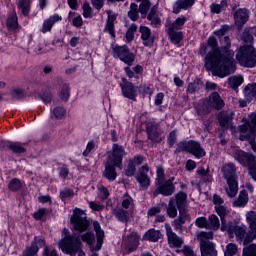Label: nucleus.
<instances>
[{"mask_svg": "<svg viewBox=\"0 0 256 256\" xmlns=\"http://www.w3.org/2000/svg\"><path fill=\"white\" fill-rule=\"evenodd\" d=\"M77 237H80V241L87 243V245H93V243H95V234L93 232H86Z\"/></svg>", "mask_w": 256, "mask_h": 256, "instance_id": "864d4df0", "label": "nucleus"}, {"mask_svg": "<svg viewBox=\"0 0 256 256\" xmlns=\"http://www.w3.org/2000/svg\"><path fill=\"white\" fill-rule=\"evenodd\" d=\"M163 238V234L159 230L149 229L143 235L142 241H150L151 243H157L159 239Z\"/></svg>", "mask_w": 256, "mask_h": 256, "instance_id": "c756f323", "label": "nucleus"}, {"mask_svg": "<svg viewBox=\"0 0 256 256\" xmlns=\"http://www.w3.org/2000/svg\"><path fill=\"white\" fill-rule=\"evenodd\" d=\"M107 13V22L105 26V31L115 39V21L117 20V14L113 13L112 10H106Z\"/></svg>", "mask_w": 256, "mask_h": 256, "instance_id": "a878e982", "label": "nucleus"}, {"mask_svg": "<svg viewBox=\"0 0 256 256\" xmlns=\"http://www.w3.org/2000/svg\"><path fill=\"white\" fill-rule=\"evenodd\" d=\"M8 189L12 193H17L23 189V183L19 178H12L8 183Z\"/></svg>", "mask_w": 256, "mask_h": 256, "instance_id": "ea45409f", "label": "nucleus"}, {"mask_svg": "<svg viewBox=\"0 0 256 256\" xmlns=\"http://www.w3.org/2000/svg\"><path fill=\"white\" fill-rule=\"evenodd\" d=\"M166 235L168 237L169 247L177 249H179V247H183V243H185V241L183 240V238L175 234V232H173L171 228H167Z\"/></svg>", "mask_w": 256, "mask_h": 256, "instance_id": "5701e85b", "label": "nucleus"}, {"mask_svg": "<svg viewBox=\"0 0 256 256\" xmlns=\"http://www.w3.org/2000/svg\"><path fill=\"white\" fill-rule=\"evenodd\" d=\"M98 197L101 201H107V199H109V189L105 186H101L98 189Z\"/></svg>", "mask_w": 256, "mask_h": 256, "instance_id": "e2e57ef3", "label": "nucleus"}, {"mask_svg": "<svg viewBox=\"0 0 256 256\" xmlns=\"http://www.w3.org/2000/svg\"><path fill=\"white\" fill-rule=\"evenodd\" d=\"M34 247H39V249H45L47 247V240H45V236L39 235V236H34L33 241L31 242Z\"/></svg>", "mask_w": 256, "mask_h": 256, "instance_id": "603ef678", "label": "nucleus"}, {"mask_svg": "<svg viewBox=\"0 0 256 256\" xmlns=\"http://www.w3.org/2000/svg\"><path fill=\"white\" fill-rule=\"evenodd\" d=\"M6 28L8 31L14 32H17L19 29H21V25H19V16H17V10L13 9L12 12L7 15Z\"/></svg>", "mask_w": 256, "mask_h": 256, "instance_id": "412c9836", "label": "nucleus"}, {"mask_svg": "<svg viewBox=\"0 0 256 256\" xmlns=\"http://www.w3.org/2000/svg\"><path fill=\"white\" fill-rule=\"evenodd\" d=\"M239 251V247L235 243H229L226 245V250L224 252L225 256H235V254Z\"/></svg>", "mask_w": 256, "mask_h": 256, "instance_id": "4d7b16f0", "label": "nucleus"}, {"mask_svg": "<svg viewBox=\"0 0 256 256\" xmlns=\"http://www.w3.org/2000/svg\"><path fill=\"white\" fill-rule=\"evenodd\" d=\"M215 211L216 213L219 215L220 220H221V231L223 230V227H227L229 225V222H227V220H225V218L227 217V215H229V211L227 210V208L223 205H216L215 206Z\"/></svg>", "mask_w": 256, "mask_h": 256, "instance_id": "2f4dec72", "label": "nucleus"}, {"mask_svg": "<svg viewBox=\"0 0 256 256\" xmlns=\"http://www.w3.org/2000/svg\"><path fill=\"white\" fill-rule=\"evenodd\" d=\"M147 173H149V165L146 164L139 169V174L136 178L142 189H148L149 185H151V178Z\"/></svg>", "mask_w": 256, "mask_h": 256, "instance_id": "aec40b11", "label": "nucleus"}, {"mask_svg": "<svg viewBox=\"0 0 256 256\" xmlns=\"http://www.w3.org/2000/svg\"><path fill=\"white\" fill-rule=\"evenodd\" d=\"M93 227H94V231L96 233V239H97V244L93 249L94 251H101V247H103V239H105V231L101 229V224H99L98 221H94Z\"/></svg>", "mask_w": 256, "mask_h": 256, "instance_id": "bb28decb", "label": "nucleus"}, {"mask_svg": "<svg viewBox=\"0 0 256 256\" xmlns=\"http://www.w3.org/2000/svg\"><path fill=\"white\" fill-rule=\"evenodd\" d=\"M200 241L201 256H217V248L215 243L209 241L213 239V232H200L198 235Z\"/></svg>", "mask_w": 256, "mask_h": 256, "instance_id": "1a4fd4ad", "label": "nucleus"}, {"mask_svg": "<svg viewBox=\"0 0 256 256\" xmlns=\"http://www.w3.org/2000/svg\"><path fill=\"white\" fill-rule=\"evenodd\" d=\"M113 57H117L126 65H133L135 61V54L129 51L127 46H116L113 48Z\"/></svg>", "mask_w": 256, "mask_h": 256, "instance_id": "9b49d317", "label": "nucleus"}, {"mask_svg": "<svg viewBox=\"0 0 256 256\" xmlns=\"http://www.w3.org/2000/svg\"><path fill=\"white\" fill-rule=\"evenodd\" d=\"M126 249L128 253H133V251H137L139 247V236L137 232L132 231L129 235L126 236Z\"/></svg>", "mask_w": 256, "mask_h": 256, "instance_id": "b1692460", "label": "nucleus"}, {"mask_svg": "<svg viewBox=\"0 0 256 256\" xmlns=\"http://www.w3.org/2000/svg\"><path fill=\"white\" fill-rule=\"evenodd\" d=\"M49 213H51V210L48 208H39L32 214V217L35 221H46L45 217H47Z\"/></svg>", "mask_w": 256, "mask_h": 256, "instance_id": "37998d69", "label": "nucleus"}, {"mask_svg": "<svg viewBox=\"0 0 256 256\" xmlns=\"http://www.w3.org/2000/svg\"><path fill=\"white\" fill-rule=\"evenodd\" d=\"M9 149L15 155L27 153V149L21 145V142H10Z\"/></svg>", "mask_w": 256, "mask_h": 256, "instance_id": "49530a36", "label": "nucleus"}, {"mask_svg": "<svg viewBox=\"0 0 256 256\" xmlns=\"http://www.w3.org/2000/svg\"><path fill=\"white\" fill-rule=\"evenodd\" d=\"M149 9H151V1L143 0L138 7V10L140 11L142 19L147 18V13H149Z\"/></svg>", "mask_w": 256, "mask_h": 256, "instance_id": "09e8293b", "label": "nucleus"}, {"mask_svg": "<svg viewBox=\"0 0 256 256\" xmlns=\"http://www.w3.org/2000/svg\"><path fill=\"white\" fill-rule=\"evenodd\" d=\"M65 253L70 256H76L77 253L78 256H85L81 238L76 235H69V230H65Z\"/></svg>", "mask_w": 256, "mask_h": 256, "instance_id": "0eeeda50", "label": "nucleus"}, {"mask_svg": "<svg viewBox=\"0 0 256 256\" xmlns=\"http://www.w3.org/2000/svg\"><path fill=\"white\" fill-rule=\"evenodd\" d=\"M65 117V108L61 106H56L50 110L51 121H61Z\"/></svg>", "mask_w": 256, "mask_h": 256, "instance_id": "f704fd0d", "label": "nucleus"}, {"mask_svg": "<svg viewBox=\"0 0 256 256\" xmlns=\"http://www.w3.org/2000/svg\"><path fill=\"white\" fill-rule=\"evenodd\" d=\"M83 17H85V19H89L92 17V13H93V9L91 8V5H89V2H84L83 4Z\"/></svg>", "mask_w": 256, "mask_h": 256, "instance_id": "69168bd1", "label": "nucleus"}, {"mask_svg": "<svg viewBox=\"0 0 256 256\" xmlns=\"http://www.w3.org/2000/svg\"><path fill=\"white\" fill-rule=\"evenodd\" d=\"M127 155L125 152V147L119 144H113L112 146V154L109 156L110 161H112L115 167L118 169H123V157Z\"/></svg>", "mask_w": 256, "mask_h": 256, "instance_id": "f8f14e48", "label": "nucleus"}, {"mask_svg": "<svg viewBox=\"0 0 256 256\" xmlns=\"http://www.w3.org/2000/svg\"><path fill=\"white\" fill-rule=\"evenodd\" d=\"M137 31V24H131L126 32V41L131 43L135 39V32Z\"/></svg>", "mask_w": 256, "mask_h": 256, "instance_id": "bf43d9fd", "label": "nucleus"}, {"mask_svg": "<svg viewBox=\"0 0 256 256\" xmlns=\"http://www.w3.org/2000/svg\"><path fill=\"white\" fill-rule=\"evenodd\" d=\"M221 227V222L219 221V217L217 215L212 214L208 217V229H212V231H218Z\"/></svg>", "mask_w": 256, "mask_h": 256, "instance_id": "c03bdc74", "label": "nucleus"}, {"mask_svg": "<svg viewBox=\"0 0 256 256\" xmlns=\"http://www.w3.org/2000/svg\"><path fill=\"white\" fill-rule=\"evenodd\" d=\"M210 9L211 13H216L219 15V13L227 9V0H222L220 4H211Z\"/></svg>", "mask_w": 256, "mask_h": 256, "instance_id": "8fccbe9b", "label": "nucleus"}, {"mask_svg": "<svg viewBox=\"0 0 256 256\" xmlns=\"http://www.w3.org/2000/svg\"><path fill=\"white\" fill-rule=\"evenodd\" d=\"M139 32L141 33L143 45H145V47H152L153 43H155V37L151 35V29L147 26H141Z\"/></svg>", "mask_w": 256, "mask_h": 256, "instance_id": "393cba45", "label": "nucleus"}, {"mask_svg": "<svg viewBox=\"0 0 256 256\" xmlns=\"http://www.w3.org/2000/svg\"><path fill=\"white\" fill-rule=\"evenodd\" d=\"M245 167L248 168L249 175L252 177L254 181H256V158L253 161L249 162Z\"/></svg>", "mask_w": 256, "mask_h": 256, "instance_id": "680f3d73", "label": "nucleus"}, {"mask_svg": "<svg viewBox=\"0 0 256 256\" xmlns=\"http://www.w3.org/2000/svg\"><path fill=\"white\" fill-rule=\"evenodd\" d=\"M249 203V194H247V191L242 190L237 198L233 202L234 207H245Z\"/></svg>", "mask_w": 256, "mask_h": 256, "instance_id": "e433bc0d", "label": "nucleus"}, {"mask_svg": "<svg viewBox=\"0 0 256 256\" xmlns=\"http://www.w3.org/2000/svg\"><path fill=\"white\" fill-rule=\"evenodd\" d=\"M229 25H222L219 30H216L214 34L220 39L221 55H222V65L224 68V77H227L236 71L235 63L233 57H235V52L231 50V38L225 36L227 31H229Z\"/></svg>", "mask_w": 256, "mask_h": 256, "instance_id": "7ed1b4c3", "label": "nucleus"}, {"mask_svg": "<svg viewBox=\"0 0 256 256\" xmlns=\"http://www.w3.org/2000/svg\"><path fill=\"white\" fill-rule=\"evenodd\" d=\"M196 227L199 229H209L208 220L205 217H199L195 221Z\"/></svg>", "mask_w": 256, "mask_h": 256, "instance_id": "0e129e2a", "label": "nucleus"}, {"mask_svg": "<svg viewBox=\"0 0 256 256\" xmlns=\"http://www.w3.org/2000/svg\"><path fill=\"white\" fill-rule=\"evenodd\" d=\"M222 231H226L230 239L236 237L237 243H242L245 246L242 251V256H256V244H250L255 241V234L250 230L247 231L245 224L237 225L236 222L230 221L228 222V226L222 227Z\"/></svg>", "mask_w": 256, "mask_h": 256, "instance_id": "f03ea898", "label": "nucleus"}, {"mask_svg": "<svg viewBox=\"0 0 256 256\" xmlns=\"http://www.w3.org/2000/svg\"><path fill=\"white\" fill-rule=\"evenodd\" d=\"M233 117H235V112L228 110V111H221L218 113V122L222 129H229L233 123Z\"/></svg>", "mask_w": 256, "mask_h": 256, "instance_id": "f3484780", "label": "nucleus"}, {"mask_svg": "<svg viewBox=\"0 0 256 256\" xmlns=\"http://www.w3.org/2000/svg\"><path fill=\"white\" fill-rule=\"evenodd\" d=\"M244 82L245 78H243L241 75L230 76L227 80L230 89H233V91H236V93L239 91V87H241Z\"/></svg>", "mask_w": 256, "mask_h": 256, "instance_id": "7c9ffc66", "label": "nucleus"}, {"mask_svg": "<svg viewBox=\"0 0 256 256\" xmlns=\"http://www.w3.org/2000/svg\"><path fill=\"white\" fill-rule=\"evenodd\" d=\"M176 207L178 210L187 209V193L180 191L175 195Z\"/></svg>", "mask_w": 256, "mask_h": 256, "instance_id": "c9c22d12", "label": "nucleus"}, {"mask_svg": "<svg viewBox=\"0 0 256 256\" xmlns=\"http://www.w3.org/2000/svg\"><path fill=\"white\" fill-rule=\"evenodd\" d=\"M239 131L242 134L256 135V112L249 115V119L239 126Z\"/></svg>", "mask_w": 256, "mask_h": 256, "instance_id": "dca6fc26", "label": "nucleus"}, {"mask_svg": "<svg viewBox=\"0 0 256 256\" xmlns=\"http://www.w3.org/2000/svg\"><path fill=\"white\" fill-rule=\"evenodd\" d=\"M183 152L194 155L196 159H201L202 157H205V150L203 149V147H201V143L194 140L183 141L177 144L175 153Z\"/></svg>", "mask_w": 256, "mask_h": 256, "instance_id": "6e6552de", "label": "nucleus"}, {"mask_svg": "<svg viewBox=\"0 0 256 256\" xmlns=\"http://www.w3.org/2000/svg\"><path fill=\"white\" fill-rule=\"evenodd\" d=\"M18 9H20L24 17H29V13H31V0H19Z\"/></svg>", "mask_w": 256, "mask_h": 256, "instance_id": "58836bf2", "label": "nucleus"}, {"mask_svg": "<svg viewBox=\"0 0 256 256\" xmlns=\"http://www.w3.org/2000/svg\"><path fill=\"white\" fill-rule=\"evenodd\" d=\"M146 131L148 139L153 141V143H161V141H163V137L161 136V129H159V124L155 122L148 123Z\"/></svg>", "mask_w": 256, "mask_h": 256, "instance_id": "2eb2a0df", "label": "nucleus"}, {"mask_svg": "<svg viewBox=\"0 0 256 256\" xmlns=\"http://www.w3.org/2000/svg\"><path fill=\"white\" fill-rule=\"evenodd\" d=\"M208 107L210 109H215L216 111H221L225 107V100L221 98L219 92H212L208 97Z\"/></svg>", "mask_w": 256, "mask_h": 256, "instance_id": "a211bd4d", "label": "nucleus"}, {"mask_svg": "<svg viewBox=\"0 0 256 256\" xmlns=\"http://www.w3.org/2000/svg\"><path fill=\"white\" fill-rule=\"evenodd\" d=\"M168 35L174 45H179L183 40V32H177L173 28L168 29Z\"/></svg>", "mask_w": 256, "mask_h": 256, "instance_id": "79ce46f5", "label": "nucleus"}, {"mask_svg": "<svg viewBox=\"0 0 256 256\" xmlns=\"http://www.w3.org/2000/svg\"><path fill=\"white\" fill-rule=\"evenodd\" d=\"M196 0H177L173 5V13L178 15L181 13V9H191L192 5H195Z\"/></svg>", "mask_w": 256, "mask_h": 256, "instance_id": "c85d7f7f", "label": "nucleus"}, {"mask_svg": "<svg viewBox=\"0 0 256 256\" xmlns=\"http://www.w3.org/2000/svg\"><path fill=\"white\" fill-rule=\"evenodd\" d=\"M235 25L238 26L239 29L249 21V10L247 8H239L233 13Z\"/></svg>", "mask_w": 256, "mask_h": 256, "instance_id": "6ab92c4d", "label": "nucleus"}, {"mask_svg": "<svg viewBox=\"0 0 256 256\" xmlns=\"http://www.w3.org/2000/svg\"><path fill=\"white\" fill-rule=\"evenodd\" d=\"M207 54V55H206ZM199 55L205 57V67L208 71H212L213 75L223 79L225 77L223 68V56L217 38L210 36L208 44H201Z\"/></svg>", "mask_w": 256, "mask_h": 256, "instance_id": "f257e3e1", "label": "nucleus"}, {"mask_svg": "<svg viewBox=\"0 0 256 256\" xmlns=\"http://www.w3.org/2000/svg\"><path fill=\"white\" fill-rule=\"evenodd\" d=\"M233 159L238 161L242 167H246L255 159V156L251 153L245 152L241 149H234L231 153Z\"/></svg>", "mask_w": 256, "mask_h": 256, "instance_id": "4468645a", "label": "nucleus"}, {"mask_svg": "<svg viewBox=\"0 0 256 256\" xmlns=\"http://www.w3.org/2000/svg\"><path fill=\"white\" fill-rule=\"evenodd\" d=\"M12 99H24L25 90L22 88H14L10 91Z\"/></svg>", "mask_w": 256, "mask_h": 256, "instance_id": "052dcab7", "label": "nucleus"}, {"mask_svg": "<svg viewBox=\"0 0 256 256\" xmlns=\"http://www.w3.org/2000/svg\"><path fill=\"white\" fill-rule=\"evenodd\" d=\"M167 214L171 219H175L177 217V207H175V199L173 198H170L169 200Z\"/></svg>", "mask_w": 256, "mask_h": 256, "instance_id": "5fc2aeb1", "label": "nucleus"}, {"mask_svg": "<svg viewBox=\"0 0 256 256\" xmlns=\"http://www.w3.org/2000/svg\"><path fill=\"white\" fill-rule=\"evenodd\" d=\"M131 205H133V198L126 193L122 198V207L123 209H129Z\"/></svg>", "mask_w": 256, "mask_h": 256, "instance_id": "338daca9", "label": "nucleus"}, {"mask_svg": "<svg viewBox=\"0 0 256 256\" xmlns=\"http://www.w3.org/2000/svg\"><path fill=\"white\" fill-rule=\"evenodd\" d=\"M39 253V246H34V244H30V246L26 247L23 251L22 256H34Z\"/></svg>", "mask_w": 256, "mask_h": 256, "instance_id": "13d9d810", "label": "nucleus"}, {"mask_svg": "<svg viewBox=\"0 0 256 256\" xmlns=\"http://www.w3.org/2000/svg\"><path fill=\"white\" fill-rule=\"evenodd\" d=\"M185 23H187V17H185V16L178 17L172 23V25L169 27V29H173L175 31H179V29H183V25H185Z\"/></svg>", "mask_w": 256, "mask_h": 256, "instance_id": "3c124183", "label": "nucleus"}, {"mask_svg": "<svg viewBox=\"0 0 256 256\" xmlns=\"http://www.w3.org/2000/svg\"><path fill=\"white\" fill-rule=\"evenodd\" d=\"M175 177H170L168 180H164L162 182H158L156 184V189L153 192L154 197L158 195H163L164 197H171L175 193Z\"/></svg>", "mask_w": 256, "mask_h": 256, "instance_id": "9d476101", "label": "nucleus"}, {"mask_svg": "<svg viewBox=\"0 0 256 256\" xmlns=\"http://www.w3.org/2000/svg\"><path fill=\"white\" fill-rule=\"evenodd\" d=\"M70 223L72 231H77L78 233H85V231H89V227H91V221L87 217V213L80 208L73 210Z\"/></svg>", "mask_w": 256, "mask_h": 256, "instance_id": "423d86ee", "label": "nucleus"}, {"mask_svg": "<svg viewBox=\"0 0 256 256\" xmlns=\"http://www.w3.org/2000/svg\"><path fill=\"white\" fill-rule=\"evenodd\" d=\"M139 6L136 3L130 4V10L128 11V17L131 21H139Z\"/></svg>", "mask_w": 256, "mask_h": 256, "instance_id": "de8ad7c7", "label": "nucleus"}, {"mask_svg": "<svg viewBox=\"0 0 256 256\" xmlns=\"http://www.w3.org/2000/svg\"><path fill=\"white\" fill-rule=\"evenodd\" d=\"M122 89V93L124 97L127 99H131V101H137V91L138 88L133 85L131 82H125L124 84H120Z\"/></svg>", "mask_w": 256, "mask_h": 256, "instance_id": "4be33fe9", "label": "nucleus"}, {"mask_svg": "<svg viewBox=\"0 0 256 256\" xmlns=\"http://www.w3.org/2000/svg\"><path fill=\"white\" fill-rule=\"evenodd\" d=\"M240 141H248L252 151H254V153H256V134H243L240 133L239 136Z\"/></svg>", "mask_w": 256, "mask_h": 256, "instance_id": "a19ab883", "label": "nucleus"}, {"mask_svg": "<svg viewBox=\"0 0 256 256\" xmlns=\"http://www.w3.org/2000/svg\"><path fill=\"white\" fill-rule=\"evenodd\" d=\"M57 21H61V17L59 16V14H54V15L50 16L49 18H47L46 20H44V22L42 24L41 32L49 33V31H51V29H53V25H55L57 23Z\"/></svg>", "mask_w": 256, "mask_h": 256, "instance_id": "cd10ccee", "label": "nucleus"}, {"mask_svg": "<svg viewBox=\"0 0 256 256\" xmlns=\"http://www.w3.org/2000/svg\"><path fill=\"white\" fill-rule=\"evenodd\" d=\"M39 99L43 101L45 105H49L51 101H53V95L51 94V91L45 90L38 95Z\"/></svg>", "mask_w": 256, "mask_h": 256, "instance_id": "6e6d98bb", "label": "nucleus"}, {"mask_svg": "<svg viewBox=\"0 0 256 256\" xmlns=\"http://www.w3.org/2000/svg\"><path fill=\"white\" fill-rule=\"evenodd\" d=\"M203 87V81L201 79H196L193 82L188 84L187 93L193 94L197 93V91H201Z\"/></svg>", "mask_w": 256, "mask_h": 256, "instance_id": "a18cd8bd", "label": "nucleus"}, {"mask_svg": "<svg viewBox=\"0 0 256 256\" xmlns=\"http://www.w3.org/2000/svg\"><path fill=\"white\" fill-rule=\"evenodd\" d=\"M237 172V168L235 164L228 163L222 167V173L224 179H226L228 188L226 189V193L228 197H235L239 191V184H237V180L235 179V173Z\"/></svg>", "mask_w": 256, "mask_h": 256, "instance_id": "39448f33", "label": "nucleus"}, {"mask_svg": "<svg viewBox=\"0 0 256 256\" xmlns=\"http://www.w3.org/2000/svg\"><path fill=\"white\" fill-rule=\"evenodd\" d=\"M114 217L120 221V223H129V211L124 210L123 208H115L112 211Z\"/></svg>", "mask_w": 256, "mask_h": 256, "instance_id": "72a5a7b5", "label": "nucleus"}, {"mask_svg": "<svg viewBox=\"0 0 256 256\" xmlns=\"http://www.w3.org/2000/svg\"><path fill=\"white\" fill-rule=\"evenodd\" d=\"M115 167V164H106L104 177L108 179V181H115L117 179V171L115 170Z\"/></svg>", "mask_w": 256, "mask_h": 256, "instance_id": "4c0bfd02", "label": "nucleus"}, {"mask_svg": "<svg viewBox=\"0 0 256 256\" xmlns=\"http://www.w3.org/2000/svg\"><path fill=\"white\" fill-rule=\"evenodd\" d=\"M244 99L239 100V107H247L248 103L256 101V83H249L243 89Z\"/></svg>", "mask_w": 256, "mask_h": 256, "instance_id": "ddd939ff", "label": "nucleus"}, {"mask_svg": "<svg viewBox=\"0 0 256 256\" xmlns=\"http://www.w3.org/2000/svg\"><path fill=\"white\" fill-rule=\"evenodd\" d=\"M246 223L248 224L249 231L256 238V211H248L246 213Z\"/></svg>", "mask_w": 256, "mask_h": 256, "instance_id": "473e14b6", "label": "nucleus"}, {"mask_svg": "<svg viewBox=\"0 0 256 256\" xmlns=\"http://www.w3.org/2000/svg\"><path fill=\"white\" fill-rule=\"evenodd\" d=\"M236 60L241 67L253 69L256 65V49L251 44L241 46L236 53Z\"/></svg>", "mask_w": 256, "mask_h": 256, "instance_id": "20e7f679", "label": "nucleus"}, {"mask_svg": "<svg viewBox=\"0 0 256 256\" xmlns=\"http://www.w3.org/2000/svg\"><path fill=\"white\" fill-rule=\"evenodd\" d=\"M176 253H183L184 256H197L191 246H184L181 250H176Z\"/></svg>", "mask_w": 256, "mask_h": 256, "instance_id": "774afa93", "label": "nucleus"}]
</instances>
